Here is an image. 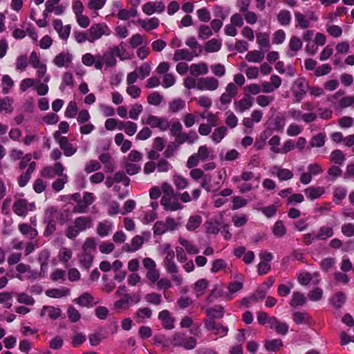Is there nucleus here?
I'll list each match as a JSON object with an SVG mask.
<instances>
[{
    "instance_id": "nucleus-64",
    "label": "nucleus",
    "mask_w": 354,
    "mask_h": 354,
    "mask_svg": "<svg viewBox=\"0 0 354 354\" xmlns=\"http://www.w3.org/2000/svg\"><path fill=\"white\" fill-rule=\"evenodd\" d=\"M162 96L156 91L149 93L147 96V102L153 106H158L162 101Z\"/></svg>"
},
{
    "instance_id": "nucleus-44",
    "label": "nucleus",
    "mask_w": 354,
    "mask_h": 354,
    "mask_svg": "<svg viewBox=\"0 0 354 354\" xmlns=\"http://www.w3.org/2000/svg\"><path fill=\"white\" fill-rule=\"evenodd\" d=\"M326 134L324 133H319L313 136L310 140L309 145L310 147L319 148L325 145Z\"/></svg>"
},
{
    "instance_id": "nucleus-29",
    "label": "nucleus",
    "mask_w": 354,
    "mask_h": 354,
    "mask_svg": "<svg viewBox=\"0 0 354 354\" xmlns=\"http://www.w3.org/2000/svg\"><path fill=\"white\" fill-rule=\"evenodd\" d=\"M306 196L310 200H316L321 197L325 192L323 187L310 186L304 189Z\"/></svg>"
},
{
    "instance_id": "nucleus-41",
    "label": "nucleus",
    "mask_w": 354,
    "mask_h": 354,
    "mask_svg": "<svg viewBox=\"0 0 354 354\" xmlns=\"http://www.w3.org/2000/svg\"><path fill=\"white\" fill-rule=\"evenodd\" d=\"M179 243L185 249L189 254H197L199 253L198 248L189 241L180 237L178 239Z\"/></svg>"
},
{
    "instance_id": "nucleus-6",
    "label": "nucleus",
    "mask_w": 354,
    "mask_h": 354,
    "mask_svg": "<svg viewBox=\"0 0 354 354\" xmlns=\"http://www.w3.org/2000/svg\"><path fill=\"white\" fill-rule=\"evenodd\" d=\"M142 124L149 126L153 129H158L161 131H166L170 127V121L166 118L148 115L146 118H142Z\"/></svg>"
},
{
    "instance_id": "nucleus-20",
    "label": "nucleus",
    "mask_w": 354,
    "mask_h": 354,
    "mask_svg": "<svg viewBox=\"0 0 354 354\" xmlns=\"http://www.w3.org/2000/svg\"><path fill=\"white\" fill-rule=\"evenodd\" d=\"M269 328L275 330V332L281 335H286L288 332V325L285 322H281L275 317H271Z\"/></svg>"
},
{
    "instance_id": "nucleus-43",
    "label": "nucleus",
    "mask_w": 354,
    "mask_h": 354,
    "mask_svg": "<svg viewBox=\"0 0 354 354\" xmlns=\"http://www.w3.org/2000/svg\"><path fill=\"white\" fill-rule=\"evenodd\" d=\"M46 313L50 319H56L60 317L62 311L59 308L54 306H44L41 316H44Z\"/></svg>"
},
{
    "instance_id": "nucleus-8",
    "label": "nucleus",
    "mask_w": 354,
    "mask_h": 354,
    "mask_svg": "<svg viewBox=\"0 0 354 354\" xmlns=\"http://www.w3.org/2000/svg\"><path fill=\"white\" fill-rule=\"evenodd\" d=\"M171 342L175 346H182L187 350H192L196 347V339L193 337H187L181 332H175L171 337Z\"/></svg>"
},
{
    "instance_id": "nucleus-14",
    "label": "nucleus",
    "mask_w": 354,
    "mask_h": 354,
    "mask_svg": "<svg viewBox=\"0 0 354 354\" xmlns=\"http://www.w3.org/2000/svg\"><path fill=\"white\" fill-rule=\"evenodd\" d=\"M165 10V3L160 1H149L145 3L142 7V12L147 15H152L154 13L161 14Z\"/></svg>"
},
{
    "instance_id": "nucleus-60",
    "label": "nucleus",
    "mask_w": 354,
    "mask_h": 354,
    "mask_svg": "<svg viewBox=\"0 0 354 354\" xmlns=\"http://www.w3.org/2000/svg\"><path fill=\"white\" fill-rule=\"evenodd\" d=\"M151 68L149 62L142 64L140 66L137 68V71L139 79L144 80L145 77L149 75Z\"/></svg>"
},
{
    "instance_id": "nucleus-35",
    "label": "nucleus",
    "mask_w": 354,
    "mask_h": 354,
    "mask_svg": "<svg viewBox=\"0 0 354 354\" xmlns=\"http://www.w3.org/2000/svg\"><path fill=\"white\" fill-rule=\"evenodd\" d=\"M49 258L50 252L47 250H41L38 254V261L40 263L43 275H46L47 273Z\"/></svg>"
},
{
    "instance_id": "nucleus-4",
    "label": "nucleus",
    "mask_w": 354,
    "mask_h": 354,
    "mask_svg": "<svg viewBox=\"0 0 354 354\" xmlns=\"http://www.w3.org/2000/svg\"><path fill=\"white\" fill-rule=\"evenodd\" d=\"M294 15L297 22L296 26L301 29H308L311 26V23L317 22L319 20L317 12L311 10H308L305 14L295 11Z\"/></svg>"
},
{
    "instance_id": "nucleus-32",
    "label": "nucleus",
    "mask_w": 354,
    "mask_h": 354,
    "mask_svg": "<svg viewBox=\"0 0 354 354\" xmlns=\"http://www.w3.org/2000/svg\"><path fill=\"white\" fill-rule=\"evenodd\" d=\"M189 73L191 75L195 77L206 75L208 73L207 64L204 62L192 64L189 66Z\"/></svg>"
},
{
    "instance_id": "nucleus-57",
    "label": "nucleus",
    "mask_w": 354,
    "mask_h": 354,
    "mask_svg": "<svg viewBox=\"0 0 354 354\" xmlns=\"http://www.w3.org/2000/svg\"><path fill=\"white\" fill-rule=\"evenodd\" d=\"M14 86V81L8 75H4L1 79L2 91L4 94L9 93Z\"/></svg>"
},
{
    "instance_id": "nucleus-25",
    "label": "nucleus",
    "mask_w": 354,
    "mask_h": 354,
    "mask_svg": "<svg viewBox=\"0 0 354 354\" xmlns=\"http://www.w3.org/2000/svg\"><path fill=\"white\" fill-rule=\"evenodd\" d=\"M74 302L82 307L93 306L98 303V301H95L93 296L88 292H85L78 298L75 299Z\"/></svg>"
},
{
    "instance_id": "nucleus-31",
    "label": "nucleus",
    "mask_w": 354,
    "mask_h": 354,
    "mask_svg": "<svg viewBox=\"0 0 354 354\" xmlns=\"http://www.w3.org/2000/svg\"><path fill=\"white\" fill-rule=\"evenodd\" d=\"M138 23L145 30L149 32L159 26L160 20L157 17H151L147 19H140Z\"/></svg>"
},
{
    "instance_id": "nucleus-5",
    "label": "nucleus",
    "mask_w": 354,
    "mask_h": 354,
    "mask_svg": "<svg viewBox=\"0 0 354 354\" xmlns=\"http://www.w3.org/2000/svg\"><path fill=\"white\" fill-rule=\"evenodd\" d=\"M89 43H94L102 37H109L111 29L106 23H95L88 29Z\"/></svg>"
},
{
    "instance_id": "nucleus-27",
    "label": "nucleus",
    "mask_w": 354,
    "mask_h": 354,
    "mask_svg": "<svg viewBox=\"0 0 354 354\" xmlns=\"http://www.w3.org/2000/svg\"><path fill=\"white\" fill-rule=\"evenodd\" d=\"M172 197L163 196L161 198V205L166 211H176L183 208V205L178 201L172 200Z\"/></svg>"
},
{
    "instance_id": "nucleus-19",
    "label": "nucleus",
    "mask_w": 354,
    "mask_h": 354,
    "mask_svg": "<svg viewBox=\"0 0 354 354\" xmlns=\"http://www.w3.org/2000/svg\"><path fill=\"white\" fill-rule=\"evenodd\" d=\"M73 55L68 52H61L53 60V63L57 67H68L72 62Z\"/></svg>"
},
{
    "instance_id": "nucleus-7",
    "label": "nucleus",
    "mask_w": 354,
    "mask_h": 354,
    "mask_svg": "<svg viewBox=\"0 0 354 354\" xmlns=\"http://www.w3.org/2000/svg\"><path fill=\"white\" fill-rule=\"evenodd\" d=\"M179 223L174 218L167 217L165 221H158L153 225V231L155 235H162L167 232L177 230Z\"/></svg>"
},
{
    "instance_id": "nucleus-13",
    "label": "nucleus",
    "mask_w": 354,
    "mask_h": 354,
    "mask_svg": "<svg viewBox=\"0 0 354 354\" xmlns=\"http://www.w3.org/2000/svg\"><path fill=\"white\" fill-rule=\"evenodd\" d=\"M204 327L207 330L214 331L215 335L220 337L227 335L228 328L223 326L220 323H216L212 319H204Z\"/></svg>"
},
{
    "instance_id": "nucleus-30",
    "label": "nucleus",
    "mask_w": 354,
    "mask_h": 354,
    "mask_svg": "<svg viewBox=\"0 0 354 354\" xmlns=\"http://www.w3.org/2000/svg\"><path fill=\"white\" fill-rule=\"evenodd\" d=\"M112 229L113 223L110 221L104 220L97 224L96 232L100 236L104 237L108 236L111 232Z\"/></svg>"
},
{
    "instance_id": "nucleus-53",
    "label": "nucleus",
    "mask_w": 354,
    "mask_h": 354,
    "mask_svg": "<svg viewBox=\"0 0 354 354\" xmlns=\"http://www.w3.org/2000/svg\"><path fill=\"white\" fill-rule=\"evenodd\" d=\"M264 346L268 351H276L283 346V342L280 339L266 340Z\"/></svg>"
},
{
    "instance_id": "nucleus-21",
    "label": "nucleus",
    "mask_w": 354,
    "mask_h": 354,
    "mask_svg": "<svg viewBox=\"0 0 354 354\" xmlns=\"http://www.w3.org/2000/svg\"><path fill=\"white\" fill-rule=\"evenodd\" d=\"M270 173L272 175L277 176L279 180L281 181L290 180L293 177V173L292 171L277 165L271 167Z\"/></svg>"
},
{
    "instance_id": "nucleus-49",
    "label": "nucleus",
    "mask_w": 354,
    "mask_h": 354,
    "mask_svg": "<svg viewBox=\"0 0 354 354\" xmlns=\"http://www.w3.org/2000/svg\"><path fill=\"white\" fill-rule=\"evenodd\" d=\"M202 223V217L199 215H194L189 217L186 224L188 231H194L197 229Z\"/></svg>"
},
{
    "instance_id": "nucleus-45",
    "label": "nucleus",
    "mask_w": 354,
    "mask_h": 354,
    "mask_svg": "<svg viewBox=\"0 0 354 354\" xmlns=\"http://www.w3.org/2000/svg\"><path fill=\"white\" fill-rule=\"evenodd\" d=\"M286 227L281 220L275 222L272 227V233L274 236L281 238L286 234Z\"/></svg>"
},
{
    "instance_id": "nucleus-1",
    "label": "nucleus",
    "mask_w": 354,
    "mask_h": 354,
    "mask_svg": "<svg viewBox=\"0 0 354 354\" xmlns=\"http://www.w3.org/2000/svg\"><path fill=\"white\" fill-rule=\"evenodd\" d=\"M97 251V243L95 238H86L82 245V251L78 254V261L82 268L88 270L93 264Z\"/></svg>"
},
{
    "instance_id": "nucleus-26",
    "label": "nucleus",
    "mask_w": 354,
    "mask_h": 354,
    "mask_svg": "<svg viewBox=\"0 0 354 354\" xmlns=\"http://www.w3.org/2000/svg\"><path fill=\"white\" fill-rule=\"evenodd\" d=\"M252 105V98L250 95H245L243 98L234 103L235 110L239 113H243L248 110Z\"/></svg>"
},
{
    "instance_id": "nucleus-39",
    "label": "nucleus",
    "mask_w": 354,
    "mask_h": 354,
    "mask_svg": "<svg viewBox=\"0 0 354 354\" xmlns=\"http://www.w3.org/2000/svg\"><path fill=\"white\" fill-rule=\"evenodd\" d=\"M206 314L209 317L207 319L214 320V319H219L223 316L224 309L220 305L215 306L213 308H207Z\"/></svg>"
},
{
    "instance_id": "nucleus-23",
    "label": "nucleus",
    "mask_w": 354,
    "mask_h": 354,
    "mask_svg": "<svg viewBox=\"0 0 354 354\" xmlns=\"http://www.w3.org/2000/svg\"><path fill=\"white\" fill-rule=\"evenodd\" d=\"M144 243V238L140 235H136L132 238L130 244H125L123 250L127 252H134L141 248Z\"/></svg>"
},
{
    "instance_id": "nucleus-51",
    "label": "nucleus",
    "mask_w": 354,
    "mask_h": 354,
    "mask_svg": "<svg viewBox=\"0 0 354 354\" xmlns=\"http://www.w3.org/2000/svg\"><path fill=\"white\" fill-rule=\"evenodd\" d=\"M226 133L227 129L225 127H220L214 129L211 138L214 143L218 144L225 138Z\"/></svg>"
},
{
    "instance_id": "nucleus-2",
    "label": "nucleus",
    "mask_w": 354,
    "mask_h": 354,
    "mask_svg": "<svg viewBox=\"0 0 354 354\" xmlns=\"http://www.w3.org/2000/svg\"><path fill=\"white\" fill-rule=\"evenodd\" d=\"M214 158V151L206 145L200 146L196 153L189 156L187 162L188 168H194L200 161L213 160Z\"/></svg>"
},
{
    "instance_id": "nucleus-61",
    "label": "nucleus",
    "mask_w": 354,
    "mask_h": 354,
    "mask_svg": "<svg viewBox=\"0 0 354 354\" xmlns=\"http://www.w3.org/2000/svg\"><path fill=\"white\" fill-rule=\"evenodd\" d=\"M50 76L47 75L44 79V83H39L35 87L37 93L39 95H45L48 92V86L47 83L50 81Z\"/></svg>"
},
{
    "instance_id": "nucleus-10",
    "label": "nucleus",
    "mask_w": 354,
    "mask_h": 354,
    "mask_svg": "<svg viewBox=\"0 0 354 354\" xmlns=\"http://www.w3.org/2000/svg\"><path fill=\"white\" fill-rule=\"evenodd\" d=\"M35 209L34 203H28L25 198L17 199L12 205V210L17 216L26 217L28 212Z\"/></svg>"
},
{
    "instance_id": "nucleus-38",
    "label": "nucleus",
    "mask_w": 354,
    "mask_h": 354,
    "mask_svg": "<svg viewBox=\"0 0 354 354\" xmlns=\"http://www.w3.org/2000/svg\"><path fill=\"white\" fill-rule=\"evenodd\" d=\"M185 44L192 50L195 57H198L202 53V46L198 44L194 37H189L185 41Z\"/></svg>"
},
{
    "instance_id": "nucleus-28",
    "label": "nucleus",
    "mask_w": 354,
    "mask_h": 354,
    "mask_svg": "<svg viewBox=\"0 0 354 354\" xmlns=\"http://www.w3.org/2000/svg\"><path fill=\"white\" fill-rule=\"evenodd\" d=\"M74 224L78 230L84 232L93 227V220L89 216H79L75 219Z\"/></svg>"
},
{
    "instance_id": "nucleus-16",
    "label": "nucleus",
    "mask_w": 354,
    "mask_h": 354,
    "mask_svg": "<svg viewBox=\"0 0 354 354\" xmlns=\"http://www.w3.org/2000/svg\"><path fill=\"white\" fill-rule=\"evenodd\" d=\"M218 80L214 77H201L198 79V90L215 91L218 88Z\"/></svg>"
},
{
    "instance_id": "nucleus-18",
    "label": "nucleus",
    "mask_w": 354,
    "mask_h": 354,
    "mask_svg": "<svg viewBox=\"0 0 354 354\" xmlns=\"http://www.w3.org/2000/svg\"><path fill=\"white\" fill-rule=\"evenodd\" d=\"M53 28L58 33L61 39L66 41L70 35L71 27L70 25L64 26L61 19L53 21Z\"/></svg>"
},
{
    "instance_id": "nucleus-11",
    "label": "nucleus",
    "mask_w": 354,
    "mask_h": 354,
    "mask_svg": "<svg viewBox=\"0 0 354 354\" xmlns=\"http://www.w3.org/2000/svg\"><path fill=\"white\" fill-rule=\"evenodd\" d=\"M116 64V58L109 50L104 52L102 55L97 54L95 69L102 70L104 66L105 68H113Z\"/></svg>"
},
{
    "instance_id": "nucleus-50",
    "label": "nucleus",
    "mask_w": 354,
    "mask_h": 354,
    "mask_svg": "<svg viewBox=\"0 0 354 354\" xmlns=\"http://www.w3.org/2000/svg\"><path fill=\"white\" fill-rule=\"evenodd\" d=\"M221 41L216 39H212L206 42L205 50L207 53H214L218 51L221 48Z\"/></svg>"
},
{
    "instance_id": "nucleus-63",
    "label": "nucleus",
    "mask_w": 354,
    "mask_h": 354,
    "mask_svg": "<svg viewBox=\"0 0 354 354\" xmlns=\"http://www.w3.org/2000/svg\"><path fill=\"white\" fill-rule=\"evenodd\" d=\"M185 107V102L182 99H175L169 103V110L172 113H177Z\"/></svg>"
},
{
    "instance_id": "nucleus-48",
    "label": "nucleus",
    "mask_w": 354,
    "mask_h": 354,
    "mask_svg": "<svg viewBox=\"0 0 354 354\" xmlns=\"http://www.w3.org/2000/svg\"><path fill=\"white\" fill-rule=\"evenodd\" d=\"M306 299L304 295L300 292H294L292 293V299L290 301V305L292 307H297L305 304Z\"/></svg>"
},
{
    "instance_id": "nucleus-47",
    "label": "nucleus",
    "mask_w": 354,
    "mask_h": 354,
    "mask_svg": "<svg viewBox=\"0 0 354 354\" xmlns=\"http://www.w3.org/2000/svg\"><path fill=\"white\" fill-rule=\"evenodd\" d=\"M209 282L205 279H201L194 283V292L196 297H200L203 295L205 290L207 289Z\"/></svg>"
},
{
    "instance_id": "nucleus-3",
    "label": "nucleus",
    "mask_w": 354,
    "mask_h": 354,
    "mask_svg": "<svg viewBox=\"0 0 354 354\" xmlns=\"http://www.w3.org/2000/svg\"><path fill=\"white\" fill-rule=\"evenodd\" d=\"M174 253L170 252V254L165 256L162 265L167 273L171 275L173 281L177 286H181L183 283V279L181 274L178 273V268L174 261Z\"/></svg>"
},
{
    "instance_id": "nucleus-24",
    "label": "nucleus",
    "mask_w": 354,
    "mask_h": 354,
    "mask_svg": "<svg viewBox=\"0 0 354 354\" xmlns=\"http://www.w3.org/2000/svg\"><path fill=\"white\" fill-rule=\"evenodd\" d=\"M158 319L161 321L162 326L167 330L174 328V318L170 315L167 310H163L158 314Z\"/></svg>"
},
{
    "instance_id": "nucleus-12",
    "label": "nucleus",
    "mask_w": 354,
    "mask_h": 354,
    "mask_svg": "<svg viewBox=\"0 0 354 354\" xmlns=\"http://www.w3.org/2000/svg\"><path fill=\"white\" fill-rule=\"evenodd\" d=\"M95 201V197L92 193L85 192L82 200H78L73 212L77 214L86 213L88 207Z\"/></svg>"
},
{
    "instance_id": "nucleus-9",
    "label": "nucleus",
    "mask_w": 354,
    "mask_h": 354,
    "mask_svg": "<svg viewBox=\"0 0 354 354\" xmlns=\"http://www.w3.org/2000/svg\"><path fill=\"white\" fill-rule=\"evenodd\" d=\"M142 264L147 270L146 278L149 280L150 286L154 285L160 278V271L156 268V262L149 257L143 259Z\"/></svg>"
},
{
    "instance_id": "nucleus-42",
    "label": "nucleus",
    "mask_w": 354,
    "mask_h": 354,
    "mask_svg": "<svg viewBox=\"0 0 354 354\" xmlns=\"http://www.w3.org/2000/svg\"><path fill=\"white\" fill-rule=\"evenodd\" d=\"M277 19L278 22L283 26H288L291 22V13L289 10L283 9L281 10L277 14Z\"/></svg>"
},
{
    "instance_id": "nucleus-52",
    "label": "nucleus",
    "mask_w": 354,
    "mask_h": 354,
    "mask_svg": "<svg viewBox=\"0 0 354 354\" xmlns=\"http://www.w3.org/2000/svg\"><path fill=\"white\" fill-rule=\"evenodd\" d=\"M330 159L331 162L342 165L346 160V157L341 150L335 149L330 153Z\"/></svg>"
},
{
    "instance_id": "nucleus-55",
    "label": "nucleus",
    "mask_w": 354,
    "mask_h": 354,
    "mask_svg": "<svg viewBox=\"0 0 354 354\" xmlns=\"http://www.w3.org/2000/svg\"><path fill=\"white\" fill-rule=\"evenodd\" d=\"M264 53L259 50H252L247 53L246 59L250 62H261L264 59Z\"/></svg>"
},
{
    "instance_id": "nucleus-36",
    "label": "nucleus",
    "mask_w": 354,
    "mask_h": 354,
    "mask_svg": "<svg viewBox=\"0 0 354 354\" xmlns=\"http://www.w3.org/2000/svg\"><path fill=\"white\" fill-rule=\"evenodd\" d=\"M70 289L66 287L59 288H51L46 291V295L52 298H62L69 295Z\"/></svg>"
},
{
    "instance_id": "nucleus-33",
    "label": "nucleus",
    "mask_w": 354,
    "mask_h": 354,
    "mask_svg": "<svg viewBox=\"0 0 354 354\" xmlns=\"http://www.w3.org/2000/svg\"><path fill=\"white\" fill-rule=\"evenodd\" d=\"M19 231L29 239L32 240L38 235L37 230L28 223H20L18 226Z\"/></svg>"
},
{
    "instance_id": "nucleus-59",
    "label": "nucleus",
    "mask_w": 354,
    "mask_h": 354,
    "mask_svg": "<svg viewBox=\"0 0 354 354\" xmlns=\"http://www.w3.org/2000/svg\"><path fill=\"white\" fill-rule=\"evenodd\" d=\"M12 295L9 292H0V304L6 308H10L12 306Z\"/></svg>"
},
{
    "instance_id": "nucleus-56",
    "label": "nucleus",
    "mask_w": 354,
    "mask_h": 354,
    "mask_svg": "<svg viewBox=\"0 0 354 354\" xmlns=\"http://www.w3.org/2000/svg\"><path fill=\"white\" fill-rule=\"evenodd\" d=\"M333 236V230L330 227L322 226L317 234V239L326 240Z\"/></svg>"
},
{
    "instance_id": "nucleus-62",
    "label": "nucleus",
    "mask_w": 354,
    "mask_h": 354,
    "mask_svg": "<svg viewBox=\"0 0 354 354\" xmlns=\"http://www.w3.org/2000/svg\"><path fill=\"white\" fill-rule=\"evenodd\" d=\"M292 319L296 324H304L309 321V317L306 313L295 312L292 314Z\"/></svg>"
},
{
    "instance_id": "nucleus-58",
    "label": "nucleus",
    "mask_w": 354,
    "mask_h": 354,
    "mask_svg": "<svg viewBox=\"0 0 354 354\" xmlns=\"http://www.w3.org/2000/svg\"><path fill=\"white\" fill-rule=\"evenodd\" d=\"M131 297L130 295L119 298L115 303L114 307L119 310H126L129 307Z\"/></svg>"
},
{
    "instance_id": "nucleus-46",
    "label": "nucleus",
    "mask_w": 354,
    "mask_h": 354,
    "mask_svg": "<svg viewBox=\"0 0 354 354\" xmlns=\"http://www.w3.org/2000/svg\"><path fill=\"white\" fill-rule=\"evenodd\" d=\"M147 37H145L140 33L133 34L129 40V46L132 48H138L143 46Z\"/></svg>"
},
{
    "instance_id": "nucleus-15",
    "label": "nucleus",
    "mask_w": 354,
    "mask_h": 354,
    "mask_svg": "<svg viewBox=\"0 0 354 354\" xmlns=\"http://www.w3.org/2000/svg\"><path fill=\"white\" fill-rule=\"evenodd\" d=\"M65 168L63 165L57 162L54 166H48L44 167L41 171V175L46 178H53L55 176H62Z\"/></svg>"
},
{
    "instance_id": "nucleus-34",
    "label": "nucleus",
    "mask_w": 354,
    "mask_h": 354,
    "mask_svg": "<svg viewBox=\"0 0 354 354\" xmlns=\"http://www.w3.org/2000/svg\"><path fill=\"white\" fill-rule=\"evenodd\" d=\"M194 57H195V56L191 52H189L187 49L183 48L175 51L173 56V60L174 62H178L181 60L190 62L193 59Z\"/></svg>"
},
{
    "instance_id": "nucleus-17",
    "label": "nucleus",
    "mask_w": 354,
    "mask_h": 354,
    "mask_svg": "<svg viewBox=\"0 0 354 354\" xmlns=\"http://www.w3.org/2000/svg\"><path fill=\"white\" fill-rule=\"evenodd\" d=\"M237 91L238 88L234 83H229L225 88V91L220 97L221 103L224 105L230 104L232 98L236 95Z\"/></svg>"
},
{
    "instance_id": "nucleus-22",
    "label": "nucleus",
    "mask_w": 354,
    "mask_h": 354,
    "mask_svg": "<svg viewBox=\"0 0 354 354\" xmlns=\"http://www.w3.org/2000/svg\"><path fill=\"white\" fill-rule=\"evenodd\" d=\"M302 41L297 36H292L288 44L287 55L293 57L297 55L298 51L302 48Z\"/></svg>"
},
{
    "instance_id": "nucleus-54",
    "label": "nucleus",
    "mask_w": 354,
    "mask_h": 354,
    "mask_svg": "<svg viewBox=\"0 0 354 354\" xmlns=\"http://www.w3.org/2000/svg\"><path fill=\"white\" fill-rule=\"evenodd\" d=\"M13 100L9 97H6L3 99L0 100V113L6 112L7 113H11L14 108L12 106Z\"/></svg>"
},
{
    "instance_id": "nucleus-37",
    "label": "nucleus",
    "mask_w": 354,
    "mask_h": 354,
    "mask_svg": "<svg viewBox=\"0 0 354 354\" xmlns=\"http://www.w3.org/2000/svg\"><path fill=\"white\" fill-rule=\"evenodd\" d=\"M108 50L109 53H112L115 57L117 56L121 61L131 58L129 54L125 52L122 44L120 45L114 46L112 48H110Z\"/></svg>"
},
{
    "instance_id": "nucleus-40",
    "label": "nucleus",
    "mask_w": 354,
    "mask_h": 354,
    "mask_svg": "<svg viewBox=\"0 0 354 354\" xmlns=\"http://www.w3.org/2000/svg\"><path fill=\"white\" fill-rule=\"evenodd\" d=\"M59 147L63 150L64 156L71 157L77 152V147L68 142V139H62Z\"/></svg>"
}]
</instances>
